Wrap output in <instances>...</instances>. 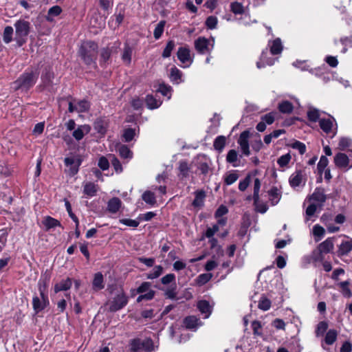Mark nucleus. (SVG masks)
Here are the masks:
<instances>
[{"instance_id": "obj_1", "label": "nucleus", "mask_w": 352, "mask_h": 352, "mask_svg": "<svg viewBox=\"0 0 352 352\" xmlns=\"http://www.w3.org/2000/svg\"><path fill=\"white\" fill-rule=\"evenodd\" d=\"M38 77V72L31 70L23 73L16 80L13 82L15 90L21 89L27 91L33 87Z\"/></svg>"}, {"instance_id": "obj_2", "label": "nucleus", "mask_w": 352, "mask_h": 352, "mask_svg": "<svg viewBox=\"0 0 352 352\" xmlns=\"http://www.w3.org/2000/svg\"><path fill=\"white\" fill-rule=\"evenodd\" d=\"M98 52L97 44L91 41H85L82 43L79 53L85 63L90 65L94 63Z\"/></svg>"}, {"instance_id": "obj_3", "label": "nucleus", "mask_w": 352, "mask_h": 352, "mask_svg": "<svg viewBox=\"0 0 352 352\" xmlns=\"http://www.w3.org/2000/svg\"><path fill=\"white\" fill-rule=\"evenodd\" d=\"M128 297L125 295L122 289H117L114 296L109 299L105 304L107 309L110 312H116L126 305Z\"/></svg>"}, {"instance_id": "obj_4", "label": "nucleus", "mask_w": 352, "mask_h": 352, "mask_svg": "<svg viewBox=\"0 0 352 352\" xmlns=\"http://www.w3.org/2000/svg\"><path fill=\"white\" fill-rule=\"evenodd\" d=\"M30 23L25 20H19L15 23V41L19 47L22 46L26 42L30 32Z\"/></svg>"}, {"instance_id": "obj_5", "label": "nucleus", "mask_w": 352, "mask_h": 352, "mask_svg": "<svg viewBox=\"0 0 352 352\" xmlns=\"http://www.w3.org/2000/svg\"><path fill=\"white\" fill-rule=\"evenodd\" d=\"M46 287L45 282L41 283V281L38 283V290L40 292V296L41 299L35 296L32 299V305L33 309L36 313H38L39 311L44 309L47 305H49V300L47 296L44 294V290Z\"/></svg>"}, {"instance_id": "obj_6", "label": "nucleus", "mask_w": 352, "mask_h": 352, "mask_svg": "<svg viewBox=\"0 0 352 352\" xmlns=\"http://www.w3.org/2000/svg\"><path fill=\"white\" fill-rule=\"evenodd\" d=\"M65 164L69 168L68 172L71 176H74L78 171V167L81 164V160L78 155H70L65 158Z\"/></svg>"}, {"instance_id": "obj_7", "label": "nucleus", "mask_w": 352, "mask_h": 352, "mask_svg": "<svg viewBox=\"0 0 352 352\" xmlns=\"http://www.w3.org/2000/svg\"><path fill=\"white\" fill-rule=\"evenodd\" d=\"M334 162L340 168H351L352 155H336Z\"/></svg>"}, {"instance_id": "obj_8", "label": "nucleus", "mask_w": 352, "mask_h": 352, "mask_svg": "<svg viewBox=\"0 0 352 352\" xmlns=\"http://www.w3.org/2000/svg\"><path fill=\"white\" fill-rule=\"evenodd\" d=\"M250 132L244 131L242 132L239 138L238 143L240 145L243 154H249V143L248 139L250 138Z\"/></svg>"}, {"instance_id": "obj_9", "label": "nucleus", "mask_w": 352, "mask_h": 352, "mask_svg": "<svg viewBox=\"0 0 352 352\" xmlns=\"http://www.w3.org/2000/svg\"><path fill=\"white\" fill-rule=\"evenodd\" d=\"M197 309L202 314H204V318H208L212 311V306L210 305L209 302L206 300H201L197 302Z\"/></svg>"}, {"instance_id": "obj_10", "label": "nucleus", "mask_w": 352, "mask_h": 352, "mask_svg": "<svg viewBox=\"0 0 352 352\" xmlns=\"http://www.w3.org/2000/svg\"><path fill=\"white\" fill-rule=\"evenodd\" d=\"M307 263H316L324 260V254L318 248L313 250L311 255L306 257Z\"/></svg>"}, {"instance_id": "obj_11", "label": "nucleus", "mask_w": 352, "mask_h": 352, "mask_svg": "<svg viewBox=\"0 0 352 352\" xmlns=\"http://www.w3.org/2000/svg\"><path fill=\"white\" fill-rule=\"evenodd\" d=\"M72 284V281L69 278H67L65 280H62L54 285V292L58 293L62 291H67L71 288Z\"/></svg>"}, {"instance_id": "obj_12", "label": "nucleus", "mask_w": 352, "mask_h": 352, "mask_svg": "<svg viewBox=\"0 0 352 352\" xmlns=\"http://www.w3.org/2000/svg\"><path fill=\"white\" fill-rule=\"evenodd\" d=\"M90 130V126L87 124L81 125L73 132V136L76 140H80L85 134L89 133Z\"/></svg>"}, {"instance_id": "obj_13", "label": "nucleus", "mask_w": 352, "mask_h": 352, "mask_svg": "<svg viewBox=\"0 0 352 352\" xmlns=\"http://www.w3.org/2000/svg\"><path fill=\"white\" fill-rule=\"evenodd\" d=\"M208 40L204 37H200L195 41L196 50L201 54H204L208 50Z\"/></svg>"}, {"instance_id": "obj_14", "label": "nucleus", "mask_w": 352, "mask_h": 352, "mask_svg": "<svg viewBox=\"0 0 352 352\" xmlns=\"http://www.w3.org/2000/svg\"><path fill=\"white\" fill-rule=\"evenodd\" d=\"M93 289L95 291H99L104 287L103 276L100 272L95 274L94 278L92 283Z\"/></svg>"}, {"instance_id": "obj_15", "label": "nucleus", "mask_w": 352, "mask_h": 352, "mask_svg": "<svg viewBox=\"0 0 352 352\" xmlns=\"http://www.w3.org/2000/svg\"><path fill=\"white\" fill-rule=\"evenodd\" d=\"M352 250V241L342 242L338 247V256L347 255Z\"/></svg>"}, {"instance_id": "obj_16", "label": "nucleus", "mask_w": 352, "mask_h": 352, "mask_svg": "<svg viewBox=\"0 0 352 352\" xmlns=\"http://www.w3.org/2000/svg\"><path fill=\"white\" fill-rule=\"evenodd\" d=\"M43 224L45 226L46 231H48L51 228L55 227H61V224L59 221L50 216H47L44 218Z\"/></svg>"}, {"instance_id": "obj_17", "label": "nucleus", "mask_w": 352, "mask_h": 352, "mask_svg": "<svg viewBox=\"0 0 352 352\" xmlns=\"http://www.w3.org/2000/svg\"><path fill=\"white\" fill-rule=\"evenodd\" d=\"M318 248L320 250L323 254H327L332 251L333 249V242L332 238H328L322 243H320Z\"/></svg>"}, {"instance_id": "obj_18", "label": "nucleus", "mask_w": 352, "mask_h": 352, "mask_svg": "<svg viewBox=\"0 0 352 352\" xmlns=\"http://www.w3.org/2000/svg\"><path fill=\"white\" fill-rule=\"evenodd\" d=\"M121 204L122 202L119 198L113 197L108 201L107 210L111 213H116L119 210Z\"/></svg>"}, {"instance_id": "obj_19", "label": "nucleus", "mask_w": 352, "mask_h": 352, "mask_svg": "<svg viewBox=\"0 0 352 352\" xmlns=\"http://www.w3.org/2000/svg\"><path fill=\"white\" fill-rule=\"evenodd\" d=\"M311 199L319 202L320 206H322L327 199V196L324 194V190L322 188H316L314 192L311 195Z\"/></svg>"}, {"instance_id": "obj_20", "label": "nucleus", "mask_w": 352, "mask_h": 352, "mask_svg": "<svg viewBox=\"0 0 352 352\" xmlns=\"http://www.w3.org/2000/svg\"><path fill=\"white\" fill-rule=\"evenodd\" d=\"M302 182V174L301 171H296L292 174L289 178L290 185L295 188L299 186Z\"/></svg>"}, {"instance_id": "obj_21", "label": "nucleus", "mask_w": 352, "mask_h": 352, "mask_svg": "<svg viewBox=\"0 0 352 352\" xmlns=\"http://www.w3.org/2000/svg\"><path fill=\"white\" fill-rule=\"evenodd\" d=\"M199 321V318H197L196 316H190L186 317L184 319V323L187 329H192L196 328L198 326Z\"/></svg>"}, {"instance_id": "obj_22", "label": "nucleus", "mask_w": 352, "mask_h": 352, "mask_svg": "<svg viewBox=\"0 0 352 352\" xmlns=\"http://www.w3.org/2000/svg\"><path fill=\"white\" fill-rule=\"evenodd\" d=\"M270 201L272 205L274 206L278 203L281 195L278 192V190L276 187H273L269 192Z\"/></svg>"}, {"instance_id": "obj_23", "label": "nucleus", "mask_w": 352, "mask_h": 352, "mask_svg": "<svg viewBox=\"0 0 352 352\" xmlns=\"http://www.w3.org/2000/svg\"><path fill=\"white\" fill-rule=\"evenodd\" d=\"M226 142V138L223 135L218 136L214 141V148L218 152H221Z\"/></svg>"}, {"instance_id": "obj_24", "label": "nucleus", "mask_w": 352, "mask_h": 352, "mask_svg": "<svg viewBox=\"0 0 352 352\" xmlns=\"http://www.w3.org/2000/svg\"><path fill=\"white\" fill-rule=\"evenodd\" d=\"M98 191V186L94 183H87L84 186L83 192L88 196L93 197L96 195Z\"/></svg>"}, {"instance_id": "obj_25", "label": "nucleus", "mask_w": 352, "mask_h": 352, "mask_svg": "<svg viewBox=\"0 0 352 352\" xmlns=\"http://www.w3.org/2000/svg\"><path fill=\"white\" fill-rule=\"evenodd\" d=\"M177 57L182 63H186L190 58L189 50L185 47H179L177 52Z\"/></svg>"}, {"instance_id": "obj_26", "label": "nucleus", "mask_w": 352, "mask_h": 352, "mask_svg": "<svg viewBox=\"0 0 352 352\" xmlns=\"http://www.w3.org/2000/svg\"><path fill=\"white\" fill-rule=\"evenodd\" d=\"M338 332L335 329H330L326 333L324 342L328 345L333 344L337 339Z\"/></svg>"}, {"instance_id": "obj_27", "label": "nucleus", "mask_w": 352, "mask_h": 352, "mask_svg": "<svg viewBox=\"0 0 352 352\" xmlns=\"http://www.w3.org/2000/svg\"><path fill=\"white\" fill-rule=\"evenodd\" d=\"M142 199L146 203L150 205H154L156 203V199L154 192L146 190L145 191L142 195Z\"/></svg>"}, {"instance_id": "obj_28", "label": "nucleus", "mask_w": 352, "mask_h": 352, "mask_svg": "<svg viewBox=\"0 0 352 352\" xmlns=\"http://www.w3.org/2000/svg\"><path fill=\"white\" fill-rule=\"evenodd\" d=\"M206 193L204 190H198L195 192V198L192 202V205L196 207L201 206L204 203Z\"/></svg>"}, {"instance_id": "obj_29", "label": "nucleus", "mask_w": 352, "mask_h": 352, "mask_svg": "<svg viewBox=\"0 0 352 352\" xmlns=\"http://www.w3.org/2000/svg\"><path fill=\"white\" fill-rule=\"evenodd\" d=\"M62 12V9L58 6H55L50 8L47 12V16H46V20L47 21H52L53 16H56L59 15Z\"/></svg>"}, {"instance_id": "obj_30", "label": "nucleus", "mask_w": 352, "mask_h": 352, "mask_svg": "<svg viewBox=\"0 0 352 352\" xmlns=\"http://www.w3.org/2000/svg\"><path fill=\"white\" fill-rule=\"evenodd\" d=\"M107 122L102 119H98L94 122V129L100 134H104L107 130Z\"/></svg>"}, {"instance_id": "obj_31", "label": "nucleus", "mask_w": 352, "mask_h": 352, "mask_svg": "<svg viewBox=\"0 0 352 352\" xmlns=\"http://www.w3.org/2000/svg\"><path fill=\"white\" fill-rule=\"evenodd\" d=\"M283 50V46L280 38L275 39L272 45L271 46L270 51L272 54H278Z\"/></svg>"}, {"instance_id": "obj_32", "label": "nucleus", "mask_w": 352, "mask_h": 352, "mask_svg": "<svg viewBox=\"0 0 352 352\" xmlns=\"http://www.w3.org/2000/svg\"><path fill=\"white\" fill-rule=\"evenodd\" d=\"M253 199H254V204L255 206L256 210L261 213H265L268 209V207L266 205V204L261 202L259 200V197H258V199H256V198H253Z\"/></svg>"}, {"instance_id": "obj_33", "label": "nucleus", "mask_w": 352, "mask_h": 352, "mask_svg": "<svg viewBox=\"0 0 352 352\" xmlns=\"http://www.w3.org/2000/svg\"><path fill=\"white\" fill-rule=\"evenodd\" d=\"M163 272V267L161 265L154 267L152 272L147 274L146 277L148 279H154L159 277Z\"/></svg>"}, {"instance_id": "obj_34", "label": "nucleus", "mask_w": 352, "mask_h": 352, "mask_svg": "<svg viewBox=\"0 0 352 352\" xmlns=\"http://www.w3.org/2000/svg\"><path fill=\"white\" fill-rule=\"evenodd\" d=\"M54 78V73L50 68H46L45 72L42 75V80L45 85H50L52 83V80Z\"/></svg>"}, {"instance_id": "obj_35", "label": "nucleus", "mask_w": 352, "mask_h": 352, "mask_svg": "<svg viewBox=\"0 0 352 352\" xmlns=\"http://www.w3.org/2000/svg\"><path fill=\"white\" fill-rule=\"evenodd\" d=\"M271 307V301L265 296H262L258 301V307L263 311H267Z\"/></svg>"}, {"instance_id": "obj_36", "label": "nucleus", "mask_w": 352, "mask_h": 352, "mask_svg": "<svg viewBox=\"0 0 352 352\" xmlns=\"http://www.w3.org/2000/svg\"><path fill=\"white\" fill-rule=\"evenodd\" d=\"M212 277V274L210 273L201 274L198 276L196 279L197 283L199 285H204L207 283Z\"/></svg>"}, {"instance_id": "obj_37", "label": "nucleus", "mask_w": 352, "mask_h": 352, "mask_svg": "<svg viewBox=\"0 0 352 352\" xmlns=\"http://www.w3.org/2000/svg\"><path fill=\"white\" fill-rule=\"evenodd\" d=\"M13 28L11 26H7L5 28L3 39L6 43H9L12 40Z\"/></svg>"}, {"instance_id": "obj_38", "label": "nucleus", "mask_w": 352, "mask_h": 352, "mask_svg": "<svg viewBox=\"0 0 352 352\" xmlns=\"http://www.w3.org/2000/svg\"><path fill=\"white\" fill-rule=\"evenodd\" d=\"M179 170L183 177H187L189 175L190 167L186 162L182 161L179 163Z\"/></svg>"}, {"instance_id": "obj_39", "label": "nucleus", "mask_w": 352, "mask_h": 352, "mask_svg": "<svg viewBox=\"0 0 352 352\" xmlns=\"http://www.w3.org/2000/svg\"><path fill=\"white\" fill-rule=\"evenodd\" d=\"M278 109L283 113H290L293 110V105L291 102L285 101L279 104Z\"/></svg>"}, {"instance_id": "obj_40", "label": "nucleus", "mask_w": 352, "mask_h": 352, "mask_svg": "<svg viewBox=\"0 0 352 352\" xmlns=\"http://www.w3.org/2000/svg\"><path fill=\"white\" fill-rule=\"evenodd\" d=\"M142 349V341L140 339H134L130 343V352H139Z\"/></svg>"}, {"instance_id": "obj_41", "label": "nucleus", "mask_w": 352, "mask_h": 352, "mask_svg": "<svg viewBox=\"0 0 352 352\" xmlns=\"http://www.w3.org/2000/svg\"><path fill=\"white\" fill-rule=\"evenodd\" d=\"M328 329V324L325 321H321L318 324L317 329L316 330V335L317 337L323 336L324 332Z\"/></svg>"}, {"instance_id": "obj_42", "label": "nucleus", "mask_w": 352, "mask_h": 352, "mask_svg": "<svg viewBox=\"0 0 352 352\" xmlns=\"http://www.w3.org/2000/svg\"><path fill=\"white\" fill-rule=\"evenodd\" d=\"M320 126L325 132L329 133L332 127V122L329 119H322L320 120Z\"/></svg>"}, {"instance_id": "obj_43", "label": "nucleus", "mask_w": 352, "mask_h": 352, "mask_svg": "<svg viewBox=\"0 0 352 352\" xmlns=\"http://www.w3.org/2000/svg\"><path fill=\"white\" fill-rule=\"evenodd\" d=\"M132 49L129 46H126L122 56V58L127 65L131 63Z\"/></svg>"}, {"instance_id": "obj_44", "label": "nucleus", "mask_w": 352, "mask_h": 352, "mask_svg": "<svg viewBox=\"0 0 352 352\" xmlns=\"http://www.w3.org/2000/svg\"><path fill=\"white\" fill-rule=\"evenodd\" d=\"M349 284L350 283L349 281H343L338 284L342 289V294L348 298L351 296V292L349 289Z\"/></svg>"}, {"instance_id": "obj_45", "label": "nucleus", "mask_w": 352, "mask_h": 352, "mask_svg": "<svg viewBox=\"0 0 352 352\" xmlns=\"http://www.w3.org/2000/svg\"><path fill=\"white\" fill-rule=\"evenodd\" d=\"M182 77L181 72L176 67H173L170 69V78L172 80L175 81L177 83H179V80Z\"/></svg>"}, {"instance_id": "obj_46", "label": "nucleus", "mask_w": 352, "mask_h": 352, "mask_svg": "<svg viewBox=\"0 0 352 352\" xmlns=\"http://www.w3.org/2000/svg\"><path fill=\"white\" fill-rule=\"evenodd\" d=\"M89 103L87 100H80L76 104V111L78 112H85L89 109Z\"/></svg>"}, {"instance_id": "obj_47", "label": "nucleus", "mask_w": 352, "mask_h": 352, "mask_svg": "<svg viewBox=\"0 0 352 352\" xmlns=\"http://www.w3.org/2000/svg\"><path fill=\"white\" fill-rule=\"evenodd\" d=\"M351 144V141L350 139L346 138H342L340 140L339 144H338V148L340 151H347V148H349Z\"/></svg>"}, {"instance_id": "obj_48", "label": "nucleus", "mask_w": 352, "mask_h": 352, "mask_svg": "<svg viewBox=\"0 0 352 352\" xmlns=\"http://www.w3.org/2000/svg\"><path fill=\"white\" fill-rule=\"evenodd\" d=\"M165 23L166 22L164 21H161L156 26V28H155V30H154V37L155 38H159L161 35L163 33V31H164V28L165 26Z\"/></svg>"}, {"instance_id": "obj_49", "label": "nucleus", "mask_w": 352, "mask_h": 352, "mask_svg": "<svg viewBox=\"0 0 352 352\" xmlns=\"http://www.w3.org/2000/svg\"><path fill=\"white\" fill-rule=\"evenodd\" d=\"M175 47V43L174 41H169L166 46V47L164 48V51H163V53H162V56L164 58H168L170 56L171 54V52L172 50L174 49Z\"/></svg>"}, {"instance_id": "obj_50", "label": "nucleus", "mask_w": 352, "mask_h": 352, "mask_svg": "<svg viewBox=\"0 0 352 352\" xmlns=\"http://www.w3.org/2000/svg\"><path fill=\"white\" fill-rule=\"evenodd\" d=\"M65 207H66L67 211L69 214V216L76 223V226L78 227V225H79L78 219L77 217L72 212V206H71L70 203L69 202V201H67L66 199L65 200Z\"/></svg>"}, {"instance_id": "obj_51", "label": "nucleus", "mask_w": 352, "mask_h": 352, "mask_svg": "<svg viewBox=\"0 0 352 352\" xmlns=\"http://www.w3.org/2000/svg\"><path fill=\"white\" fill-rule=\"evenodd\" d=\"M238 178L239 175L236 173H230L225 177L224 182L226 185H231L234 183Z\"/></svg>"}, {"instance_id": "obj_52", "label": "nucleus", "mask_w": 352, "mask_h": 352, "mask_svg": "<svg viewBox=\"0 0 352 352\" xmlns=\"http://www.w3.org/2000/svg\"><path fill=\"white\" fill-rule=\"evenodd\" d=\"M289 146L292 148L298 150L300 154H303L306 151L305 144L299 141H296L294 143L290 144Z\"/></svg>"}, {"instance_id": "obj_53", "label": "nucleus", "mask_w": 352, "mask_h": 352, "mask_svg": "<svg viewBox=\"0 0 352 352\" xmlns=\"http://www.w3.org/2000/svg\"><path fill=\"white\" fill-rule=\"evenodd\" d=\"M328 164V160L325 155H322L318 164V170L320 173H322Z\"/></svg>"}, {"instance_id": "obj_54", "label": "nucleus", "mask_w": 352, "mask_h": 352, "mask_svg": "<svg viewBox=\"0 0 352 352\" xmlns=\"http://www.w3.org/2000/svg\"><path fill=\"white\" fill-rule=\"evenodd\" d=\"M251 182V176L250 175H248L245 178L239 182V189L241 191H244L247 189L248 186L250 185Z\"/></svg>"}, {"instance_id": "obj_55", "label": "nucleus", "mask_w": 352, "mask_h": 352, "mask_svg": "<svg viewBox=\"0 0 352 352\" xmlns=\"http://www.w3.org/2000/svg\"><path fill=\"white\" fill-rule=\"evenodd\" d=\"M319 111L316 109H310L307 112V116L310 121L316 122L319 118Z\"/></svg>"}, {"instance_id": "obj_56", "label": "nucleus", "mask_w": 352, "mask_h": 352, "mask_svg": "<svg viewBox=\"0 0 352 352\" xmlns=\"http://www.w3.org/2000/svg\"><path fill=\"white\" fill-rule=\"evenodd\" d=\"M231 10L236 14H240L243 12V8L241 3L238 2H234L231 3Z\"/></svg>"}, {"instance_id": "obj_57", "label": "nucleus", "mask_w": 352, "mask_h": 352, "mask_svg": "<svg viewBox=\"0 0 352 352\" xmlns=\"http://www.w3.org/2000/svg\"><path fill=\"white\" fill-rule=\"evenodd\" d=\"M252 148L254 152H258L261 149L263 146V143L261 140L260 136L257 135L256 139L252 141L251 143Z\"/></svg>"}, {"instance_id": "obj_58", "label": "nucleus", "mask_w": 352, "mask_h": 352, "mask_svg": "<svg viewBox=\"0 0 352 352\" xmlns=\"http://www.w3.org/2000/svg\"><path fill=\"white\" fill-rule=\"evenodd\" d=\"M217 24V19L215 16H210L207 18L206 25L209 29H214Z\"/></svg>"}, {"instance_id": "obj_59", "label": "nucleus", "mask_w": 352, "mask_h": 352, "mask_svg": "<svg viewBox=\"0 0 352 352\" xmlns=\"http://www.w3.org/2000/svg\"><path fill=\"white\" fill-rule=\"evenodd\" d=\"M290 160L291 155H281V157L278 160L277 162L280 167L283 168L287 166Z\"/></svg>"}, {"instance_id": "obj_60", "label": "nucleus", "mask_w": 352, "mask_h": 352, "mask_svg": "<svg viewBox=\"0 0 352 352\" xmlns=\"http://www.w3.org/2000/svg\"><path fill=\"white\" fill-rule=\"evenodd\" d=\"M120 223L127 226L136 228L139 226V222L136 220L130 219H122L120 220Z\"/></svg>"}, {"instance_id": "obj_61", "label": "nucleus", "mask_w": 352, "mask_h": 352, "mask_svg": "<svg viewBox=\"0 0 352 352\" xmlns=\"http://www.w3.org/2000/svg\"><path fill=\"white\" fill-rule=\"evenodd\" d=\"M154 295L155 292L153 290H149L146 294L139 296L137 298V301L140 302L143 300H151L154 297Z\"/></svg>"}, {"instance_id": "obj_62", "label": "nucleus", "mask_w": 352, "mask_h": 352, "mask_svg": "<svg viewBox=\"0 0 352 352\" xmlns=\"http://www.w3.org/2000/svg\"><path fill=\"white\" fill-rule=\"evenodd\" d=\"M146 104L150 109L158 107L157 101L152 96H148L146 99Z\"/></svg>"}, {"instance_id": "obj_63", "label": "nucleus", "mask_w": 352, "mask_h": 352, "mask_svg": "<svg viewBox=\"0 0 352 352\" xmlns=\"http://www.w3.org/2000/svg\"><path fill=\"white\" fill-rule=\"evenodd\" d=\"M98 166L103 170L108 169L109 167L108 160L104 156L101 157L98 161Z\"/></svg>"}, {"instance_id": "obj_64", "label": "nucleus", "mask_w": 352, "mask_h": 352, "mask_svg": "<svg viewBox=\"0 0 352 352\" xmlns=\"http://www.w3.org/2000/svg\"><path fill=\"white\" fill-rule=\"evenodd\" d=\"M324 229L319 225H316L313 228V233L316 236L321 237L324 234Z\"/></svg>"}]
</instances>
